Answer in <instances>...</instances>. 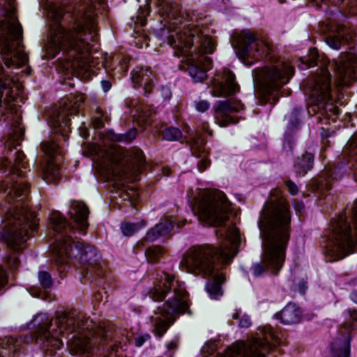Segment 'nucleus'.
<instances>
[{"mask_svg": "<svg viewBox=\"0 0 357 357\" xmlns=\"http://www.w3.org/2000/svg\"><path fill=\"white\" fill-rule=\"evenodd\" d=\"M289 208L284 199L271 200L265 204L258 220L264 252L261 263L254 264L252 267L255 277L266 270L277 272L282 268L289 241Z\"/></svg>", "mask_w": 357, "mask_h": 357, "instance_id": "nucleus-1", "label": "nucleus"}, {"mask_svg": "<svg viewBox=\"0 0 357 357\" xmlns=\"http://www.w3.org/2000/svg\"><path fill=\"white\" fill-rule=\"evenodd\" d=\"M94 15L86 13L74 30L68 31L60 24L55 25L51 33L50 40L46 44V59H50L63 51L68 54L66 70H78L77 73L84 78L91 75L90 43L86 41L90 36L94 41L96 34Z\"/></svg>", "mask_w": 357, "mask_h": 357, "instance_id": "nucleus-2", "label": "nucleus"}, {"mask_svg": "<svg viewBox=\"0 0 357 357\" xmlns=\"http://www.w3.org/2000/svg\"><path fill=\"white\" fill-rule=\"evenodd\" d=\"M169 44L176 56H183L188 66L189 74L195 82H202L206 70L211 68V61L203 54H211L215 44L211 38L199 35V29L190 26H177L168 38Z\"/></svg>", "mask_w": 357, "mask_h": 357, "instance_id": "nucleus-3", "label": "nucleus"}, {"mask_svg": "<svg viewBox=\"0 0 357 357\" xmlns=\"http://www.w3.org/2000/svg\"><path fill=\"white\" fill-rule=\"evenodd\" d=\"M222 236L220 246L213 248L205 245L190 249L182 261V265L191 273H203L210 275L213 273V257L228 263L237 253V248L241 242L238 229L234 225L229 226Z\"/></svg>", "mask_w": 357, "mask_h": 357, "instance_id": "nucleus-4", "label": "nucleus"}, {"mask_svg": "<svg viewBox=\"0 0 357 357\" xmlns=\"http://www.w3.org/2000/svg\"><path fill=\"white\" fill-rule=\"evenodd\" d=\"M151 294L155 301L162 300L169 295L162 307L158 308L156 314L159 315L153 319L154 333L161 337L174 321V314L183 313L188 308L185 289L183 284L174 281L173 276L165 275L164 279L155 286Z\"/></svg>", "mask_w": 357, "mask_h": 357, "instance_id": "nucleus-5", "label": "nucleus"}, {"mask_svg": "<svg viewBox=\"0 0 357 357\" xmlns=\"http://www.w3.org/2000/svg\"><path fill=\"white\" fill-rule=\"evenodd\" d=\"M35 324L41 327L39 335L41 339L46 340L47 347H52L59 349L63 345V340L60 335L66 339V343L70 346L72 350L75 353H84L88 351L89 340L88 337L83 335L80 332H76L74 326V321L63 315L58 319L59 331L56 330L52 334L47 332L51 321L47 314H38L34 319Z\"/></svg>", "mask_w": 357, "mask_h": 357, "instance_id": "nucleus-6", "label": "nucleus"}, {"mask_svg": "<svg viewBox=\"0 0 357 357\" xmlns=\"http://www.w3.org/2000/svg\"><path fill=\"white\" fill-rule=\"evenodd\" d=\"M22 26L13 13L0 22V50L2 59L7 67H20L27 62V56L22 45Z\"/></svg>", "mask_w": 357, "mask_h": 357, "instance_id": "nucleus-7", "label": "nucleus"}, {"mask_svg": "<svg viewBox=\"0 0 357 357\" xmlns=\"http://www.w3.org/2000/svg\"><path fill=\"white\" fill-rule=\"evenodd\" d=\"M144 162V157L141 150L125 153L121 150L112 148L105 153L99 168L100 173L108 179L123 176L132 177L141 170Z\"/></svg>", "mask_w": 357, "mask_h": 357, "instance_id": "nucleus-8", "label": "nucleus"}, {"mask_svg": "<svg viewBox=\"0 0 357 357\" xmlns=\"http://www.w3.org/2000/svg\"><path fill=\"white\" fill-rule=\"evenodd\" d=\"M230 202L221 191L210 193L199 204V218L211 226H220L228 218Z\"/></svg>", "mask_w": 357, "mask_h": 357, "instance_id": "nucleus-9", "label": "nucleus"}, {"mask_svg": "<svg viewBox=\"0 0 357 357\" xmlns=\"http://www.w3.org/2000/svg\"><path fill=\"white\" fill-rule=\"evenodd\" d=\"M10 215H13V218L9 220L6 242L9 247L17 250L22 248L27 233V227L32 230L36 229V218L34 213L25 206Z\"/></svg>", "mask_w": 357, "mask_h": 357, "instance_id": "nucleus-10", "label": "nucleus"}, {"mask_svg": "<svg viewBox=\"0 0 357 357\" xmlns=\"http://www.w3.org/2000/svg\"><path fill=\"white\" fill-rule=\"evenodd\" d=\"M294 73L293 67L289 61H281L265 69L255 70L254 76L258 82L271 91L277 90L287 84Z\"/></svg>", "mask_w": 357, "mask_h": 357, "instance_id": "nucleus-11", "label": "nucleus"}, {"mask_svg": "<svg viewBox=\"0 0 357 357\" xmlns=\"http://www.w3.org/2000/svg\"><path fill=\"white\" fill-rule=\"evenodd\" d=\"M332 248L330 252L337 259H342L351 253L354 241L350 235V227L346 220L341 217L333 225Z\"/></svg>", "mask_w": 357, "mask_h": 357, "instance_id": "nucleus-12", "label": "nucleus"}, {"mask_svg": "<svg viewBox=\"0 0 357 357\" xmlns=\"http://www.w3.org/2000/svg\"><path fill=\"white\" fill-rule=\"evenodd\" d=\"M344 19V15L337 10L332 13L328 17V29L332 34L327 37L326 43L333 50H339L353 38V33L349 29L342 24Z\"/></svg>", "mask_w": 357, "mask_h": 357, "instance_id": "nucleus-13", "label": "nucleus"}, {"mask_svg": "<svg viewBox=\"0 0 357 357\" xmlns=\"http://www.w3.org/2000/svg\"><path fill=\"white\" fill-rule=\"evenodd\" d=\"M232 45L236 50L237 54L245 56L252 52L258 54H268L270 51L268 44L262 40H256L255 36L249 31L236 33L232 39Z\"/></svg>", "mask_w": 357, "mask_h": 357, "instance_id": "nucleus-14", "label": "nucleus"}, {"mask_svg": "<svg viewBox=\"0 0 357 357\" xmlns=\"http://www.w3.org/2000/svg\"><path fill=\"white\" fill-rule=\"evenodd\" d=\"M266 350L265 343L258 340L250 343L237 342L229 347L222 357H265L263 352Z\"/></svg>", "mask_w": 357, "mask_h": 357, "instance_id": "nucleus-15", "label": "nucleus"}, {"mask_svg": "<svg viewBox=\"0 0 357 357\" xmlns=\"http://www.w3.org/2000/svg\"><path fill=\"white\" fill-rule=\"evenodd\" d=\"M356 62V56L354 53H343L334 63V77L339 85L347 84L354 79L352 74Z\"/></svg>", "mask_w": 357, "mask_h": 357, "instance_id": "nucleus-16", "label": "nucleus"}, {"mask_svg": "<svg viewBox=\"0 0 357 357\" xmlns=\"http://www.w3.org/2000/svg\"><path fill=\"white\" fill-rule=\"evenodd\" d=\"M243 108L240 102L231 103L228 100L218 101L215 105V119L220 127L227 126L229 123H234V119L227 114L236 112Z\"/></svg>", "mask_w": 357, "mask_h": 357, "instance_id": "nucleus-17", "label": "nucleus"}, {"mask_svg": "<svg viewBox=\"0 0 357 357\" xmlns=\"http://www.w3.org/2000/svg\"><path fill=\"white\" fill-rule=\"evenodd\" d=\"M223 78L225 84L222 82H215L211 87V94L215 97L226 96L236 93L239 89L238 85L234 82L235 76L229 70L224 71Z\"/></svg>", "mask_w": 357, "mask_h": 357, "instance_id": "nucleus-18", "label": "nucleus"}, {"mask_svg": "<svg viewBox=\"0 0 357 357\" xmlns=\"http://www.w3.org/2000/svg\"><path fill=\"white\" fill-rule=\"evenodd\" d=\"M312 96L319 102L328 100L331 97L330 75L327 69H321L316 79Z\"/></svg>", "mask_w": 357, "mask_h": 357, "instance_id": "nucleus-19", "label": "nucleus"}, {"mask_svg": "<svg viewBox=\"0 0 357 357\" xmlns=\"http://www.w3.org/2000/svg\"><path fill=\"white\" fill-rule=\"evenodd\" d=\"M88 213L86 206L79 202H75L72 204L68 213L70 218L82 229L87 227Z\"/></svg>", "mask_w": 357, "mask_h": 357, "instance_id": "nucleus-20", "label": "nucleus"}, {"mask_svg": "<svg viewBox=\"0 0 357 357\" xmlns=\"http://www.w3.org/2000/svg\"><path fill=\"white\" fill-rule=\"evenodd\" d=\"M72 252L71 240L70 238L66 237L56 243L54 246V255L56 262L59 264H63L67 261L68 258L74 255Z\"/></svg>", "mask_w": 357, "mask_h": 357, "instance_id": "nucleus-21", "label": "nucleus"}, {"mask_svg": "<svg viewBox=\"0 0 357 357\" xmlns=\"http://www.w3.org/2000/svg\"><path fill=\"white\" fill-rule=\"evenodd\" d=\"M276 319H278L284 324H293L298 323L301 319V310L294 304L287 305L280 312L275 314Z\"/></svg>", "mask_w": 357, "mask_h": 357, "instance_id": "nucleus-22", "label": "nucleus"}, {"mask_svg": "<svg viewBox=\"0 0 357 357\" xmlns=\"http://www.w3.org/2000/svg\"><path fill=\"white\" fill-rule=\"evenodd\" d=\"M224 281L225 276L220 273L214 277L213 282L206 283V289L211 298L218 299L222 295L220 285Z\"/></svg>", "mask_w": 357, "mask_h": 357, "instance_id": "nucleus-23", "label": "nucleus"}, {"mask_svg": "<svg viewBox=\"0 0 357 357\" xmlns=\"http://www.w3.org/2000/svg\"><path fill=\"white\" fill-rule=\"evenodd\" d=\"M172 229L173 224L172 222H160L147 233V239L154 241L160 236L167 235Z\"/></svg>", "mask_w": 357, "mask_h": 357, "instance_id": "nucleus-24", "label": "nucleus"}, {"mask_svg": "<svg viewBox=\"0 0 357 357\" xmlns=\"http://www.w3.org/2000/svg\"><path fill=\"white\" fill-rule=\"evenodd\" d=\"M313 155L307 153L303 155L302 158L295 165V169L297 174L303 176L306 174L312 167Z\"/></svg>", "mask_w": 357, "mask_h": 357, "instance_id": "nucleus-25", "label": "nucleus"}, {"mask_svg": "<svg viewBox=\"0 0 357 357\" xmlns=\"http://www.w3.org/2000/svg\"><path fill=\"white\" fill-rule=\"evenodd\" d=\"M20 348V341L17 339L9 338L2 345L0 344V356L5 357L15 354Z\"/></svg>", "mask_w": 357, "mask_h": 357, "instance_id": "nucleus-26", "label": "nucleus"}, {"mask_svg": "<svg viewBox=\"0 0 357 357\" xmlns=\"http://www.w3.org/2000/svg\"><path fill=\"white\" fill-rule=\"evenodd\" d=\"M333 357H349L350 343L349 340L343 342H336L332 344Z\"/></svg>", "mask_w": 357, "mask_h": 357, "instance_id": "nucleus-27", "label": "nucleus"}, {"mask_svg": "<svg viewBox=\"0 0 357 357\" xmlns=\"http://www.w3.org/2000/svg\"><path fill=\"white\" fill-rule=\"evenodd\" d=\"M150 73H151L147 70H141L139 72L135 71L132 75V80L133 83L146 89L149 82Z\"/></svg>", "mask_w": 357, "mask_h": 357, "instance_id": "nucleus-28", "label": "nucleus"}, {"mask_svg": "<svg viewBox=\"0 0 357 357\" xmlns=\"http://www.w3.org/2000/svg\"><path fill=\"white\" fill-rule=\"evenodd\" d=\"M137 132L135 130H130L124 134H115L109 132L108 138L114 142H130L136 137Z\"/></svg>", "mask_w": 357, "mask_h": 357, "instance_id": "nucleus-29", "label": "nucleus"}, {"mask_svg": "<svg viewBox=\"0 0 357 357\" xmlns=\"http://www.w3.org/2000/svg\"><path fill=\"white\" fill-rule=\"evenodd\" d=\"M162 137L167 141H177L182 137V133L176 128H168L163 131Z\"/></svg>", "mask_w": 357, "mask_h": 357, "instance_id": "nucleus-30", "label": "nucleus"}, {"mask_svg": "<svg viewBox=\"0 0 357 357\" xmlns=\"http://www.w3.org/2000/svg\"><path fill=\"white\" fill-rule=\"evenodd\" d=\"M50 218L54 226L55 231L58 232H61V230L67 226L66 220L59 212L53 213Z\"/></svg>", "mask_w": 357, "mask_h": 357, "instance_id": "nucleus-31", "label": "nucleus"}, {"mask_svg": "<svg viewBox=\"0 0 357 357\" xmlns=\"http://www.w3.org/2000/svg\"><path fill=\"white\" fill-rule=\"evenodd\" d=\"M14 166L16 171H20L21 169L26 168V161L25 160V155L24 154L20 151H16L15 153V158H14ZM15 174L17 176H21L20 172H16Z\"/></svg>", "mask_w": 357, "mask_h": 357, "instance_id": "nucleus-32", "label": "nucleus"}, {"mask_svg": "<svg viewBox=\"0 0 357 357\" xmlns=\"http://www.w3.org/2000/svg\"><path fill=\"white\" fill-rule=\"evenodd\" d=\"M59 146L55 142H47L43 144V151L45 154L50 156V158H53L57 151Z\"/></svg>", "mask_w": 357, "mask_h": 357, "instance_id": "nucleus-33", "label": "nucleus"}, {"mask_svg": "<svg viewBox=\"0 0 357 357\" xmlns=\"http://www.w3.org/2000/svg\"><path fill=\"white\" fill-rule=\"evenodd\" d=\"M75 249L77 252V255H79V258L82 260H86V257H84L85 255H86L88 252L91 254V255H95V251L91 247L88 248V250H86L85 248L79 242L76 243L75 244Z\"/></svg>", "mask_w": 357, "mask_h": 357, "instance_id": "nucleus-34", "label": "nucleus"}, {"mask_svg": "<svg viewBox=\"0 0 357 357\" xmlns=\"http://www.w3.org/2000/svg\"><path fill=\"white\" fill-rule=\"evenodd\" d=\"M138 227L136 224L124 223L121 226V229L124 236H130L138 230Z\"/></svg>", "mask_w": 357, "mask_h": 357, "instance_id": "nucleus-35", "label": "nucleus"}, {"mask_svg": "<svg viewBox=\"0 0 357 357\" xmlns=\"http://www.w3.org/2000/svg\"><path fill=\"white\" fill-rule=\"evenodd\" d=\"M8 193H15L19 197L25 195L27 193V186L25 184L16 183L13 187L9 189Z\"/></svg>", "mask_w": 357, "mask_h": 357, "instance_id": "nucleus-36", "label": "nucleus"}, {"mask_svg": "<svg viewBox=\"0 0 357 357\" xmlns=\"http://www.w3.org/2000/svg\"><path fill=\"white\" fill-rule=\"evenodd\" d=\"M38 280L40 284L45 287H49L52 284V279L49 273L45 271H40L38 273Z\"/></svg>", "mask_w": 357, "mask_h": 357, "instance_id": "nucleus-37", "label": "nucleus"}, {"mask_svg": "<svg viewBox=\"0 0 357 357\" xmlns=\"http://www.w3.org/2000/svg\"><path fill=\"white\" fill-rule=\"evenodd\" d=\"M194 106L197 112L203 113L206 112L209 109L210 104L207 100H199L195 101Z\"/></svg>", "mask_w": 357, "mask_h": 357, "instance_id": "nucleus-38", "label": "nucleus"}, {"mask_svg": "<svg viewBox=\"0 0 357 357\" xmlns=\"http://www.w3.org/2000/svg\"><path fill=\"white\" fill-rule=\"evenodd\" d=\"M165 1L166 0H155V3L162 7V9L163 10V15H167L168 16L171 15H174V13L173 10H172V8L169 9V6L165 2Z\"/></svg>", "mask_w": 357, "mask_h": 357, "instance_id": "nucleus-39", "label": "nucleus"}, {"mask_svg": "<svg viewBox=\"0 0 357 357\" xmlns=\"http://www.w3.org/2000/svg\"><path fill=\"white\" fill-rule=\"evenodd\" d=\"M44 171L47 176L51 175L56 176L59 172V169L54 162H50Z\"/></svg>", "mask_w": 357, "mask_h": 357, "instance_id": "nucleus-40", "label": "nucleus"}, {"mask_svg": "<svg viewBox=\"0 0 357 357\" xmlns=\"http://www.w3.org/2000/svg\"><path fill=\"white\" fill-rule=\"evenodd\" d=\"M150 339L151 336L148 333L139 335L135 338V345L138 347H140Z\"/></svg>", "mask_w": 357, "mask_h": 357, "instance_id": "nucleus-41", "label": "nucleus"}, {"mask_svg": "<svg viewBox=\"0 0 357 357\" xmlns=\"http://www.w3.org/2000/svg\"><path fill=\"white\" fill-rule=\"evenodd\" d=\"M160 254V250L156 248H149L146 252V256L151 260H155L158 259Z\"/></svg>", "mask_w": 357, "mask_h": 357, "instance_id": "nucleus-42", "label": "nucleus"}, {"mask_svg": "<svg viewBox=\"0 0 357 357\" xmlns=\"http://www.w3.org/2000/svg\"><path fill=\"white\" fill-rule=\"evenodd\" d=\"M251 325V321L248 316L243 315L241 317L238 326L241 328H248Z\"/></svg>", "mask_w": 357, "mask_h": 357, "instance_id": "nucleus-43", "label": "nucleus"}, {"mask_svg": "<svg viewBox=\"0 0 357 357\" xmlns=\"http://www.w3.org/2000/svg\"><path fill=\"white\" fill-rule=\"evenodd\" d=\"M8 264L11 266L13 268H17L18 267V257L16 254H13L10 256L8 260Z\"/></svg>", "mask_w": 357, "mask_h": 357, "instance_id": "nucleus-44", "label": "nucleus"}, {"mask_svg": "<svg viewBox=\"0 0 357 357\" xmlns=\"http://www.w3.org/2000/svg\"><path fill=\"white\" fill-rule=\"evenodd\" d=\"M287 188L289 189V192L291 195H296L298 192L297 186L292 182H288L287 183Z\"/></svg>", "mask_w": 357, "mask_h": 357, "instance_id": "nucleus-45", "label": "nucleus"}, {"mask_svg": "<svg viewBox=\"0 0 357 357\" xmlns=\"http://www.w3.org/2000/svg\"><path fill=\"white\" fill-rule=\"evenodd\" d=\"M6 282V275L3 270L0 269V288L3 287Z\"/></svg>", "mask_w": 357, "mask_h": 357, "instance_id": "nucleus-46", "label": "nucleus"}, {"mask_svg": "<svg viewBox=\"0 0 357 357\" xmlns=\"http://www.w3.org/2000/svg\"><path fill=\"white\" fill-rule=\"evenodd\" d=\"M102 87L104 91H107L111 88V84L108 81H102Z\"/></svg>", "mask_w": 357, "mask_h": 357, "instance_id": "nucleus-47", "label": "nucleus"}, {"mask_svg": "<svg viewBox=\"0 0 357 357\" xmlns=\"http://www.w3.org/2000/svg\"><path fill=\"white\" fill-rule=\"evenodd\" d=\"M1 74H5V72L4 70H0V75ZM8 88V85L5 82H3L2 80H1V78L0 77V89H6Z\"/></svg>", "mask_w": 357, "mask_h": 357, "instance_id": "nucleus-48", "label": "nucleus"}, {"mask_svg": "<svg viewBox=\"0 0 357 357\" xmlns=\"http://www.w3.org/2000/svg\"><path fill=\"white\" fill-rule=\"evenodd\" d=\"M148 117H149V115L147 114H146V113L142 114L139 116V121L147 123L149 122Z\"/></svg>", "mask_w": 357, "mask_h": 357, "instance_id": "nucleus-49", "label": "nucleus"}, {"mask_svg": "<svg viewBox=\"0 0 357 357\" xmlns=\"http://www.w3.org/2000/svg\"><path fill=\"white\" fill-rule=\"evenodd\" d=\"M350 296H351V299L352 300V301L357 303V293L353 292L351 294Z\"/></svg>", "mask_w": 357, "mask_h": 357, "instance_id": "nucleus-50", "label": "nucleus"}, {"mask_svg": "<svg viewBox=\"0 0 357 357\" xmlns=\"http://www.w3.org/2000/svg\"><path fill=\"white\" fill-rule=\"evenodd\" d=\"M241 312L236 311L235 313L233 314L232 317L233 319H238L240 317Z\"/></svg>", "mask_w": 357, "mask_h": 357, "instance_id": "nucleus-51", "label": "nucleus"}, {"mask_svg": "<svg viewBox=\"0 0 357 357\" xmlns=\"http://www.w3.org/2000/svg\"><path fill=\"white\" fill-rule=\"evenodd\" d=\"M351 316L354 320L357 321V311L356 310L354 311V312L351 314Z\"/></svg>", "mask_w": 357, "mask_h": 357, "instance_id": "nucleus-52", "label": "nucleus"}, {"mask_svg": "<svg viewBox=\"0 0 357 357\" xmlns=\"http://www.w3.org/2000/svg\"><path fill=\"white\" fill-rule=\"evenodd\" d=\"M13 105H14V104H13V103H12V102H10V103H9V105H8V108H6L7 109L10 110V112H11V113L13 112V111H12V110H13Z\"/></svg>", "mask_w": 357, "mask_h": 357, "instance_id": "nucleus-53", "label": "nucleus"}, {"mask_svg": "<svg viewBox=\"0 0 357 357\" xmlns=\"http://www.w3.org/2000/svg\"><path fill=\"white\" fill-rule=\"evenodd\" d=\"M165 91H166V93H167V95H168V96H169V97H170V95H171V94H170L169 91L168 89H166Z\"/></svg>", "mask_w": 357, "mask_h": 357, "instance_id": "nucleus-54", "label": "nucleus"}, {"mask_svg": "<svg viewBox=\"0 0 357 357\" xmlns=\"http://www.w3.org/2000/svg\"><path fill=\"white\" fill-rule=\"evenodd\" d=\"M334 113L335 114L337 115L338 114V112H337V109H334Z\"/></svg>", "mask_w": 357, "mask_h": 357, "instance_id": "nucleus-55", "label": "nucleus"}, {"mask_svg": "<svg viewBox=\"0 0 357 357\" xmlns=\"http://www.w3.org/2000/svg\"><path fill=\"white\" fill-rule=\"evenodd\" d=\"M128 196L129 198H130L132 195H130V193H128Z\"/></svg>", "mask_w": 357, "mask_h": 357, "instance_id": "nucleus-56", "label": "nucleus"}, {"mask_svg": "<svg viewBox=\"0 0 357 357\" xmlns=\"http://www.w3.org/2000/svg\"><path fill=\"white\" fill-rule=\"evenodd\" d=\"M19 131L20 132V133H22V130H21L20 128H19Z\"/></svg>", "mask_w": 357, "mask_h": 357, "instance_id": "nucleus-57", "label": "nucleus"}]
</instances>
